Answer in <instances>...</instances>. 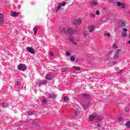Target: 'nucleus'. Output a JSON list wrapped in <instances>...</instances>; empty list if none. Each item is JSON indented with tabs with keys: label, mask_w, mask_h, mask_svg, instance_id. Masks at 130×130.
<instances>
[{
	"label": "nucleus",
	"mask_w": 130,
	"mask_h": 130,
	"mask_svg": "<svg viewBox=\"0 0 130 130\" xmlns=\"http://www.w3.org/2000/svg\"><path fill=\"white\" fill-rule=\"evenodd\" d=\"M91 5L92 6V7H95V6H97V5H98V2L97 1H92L91 3Z\"/></svg>",
	"instance_id": "15"
},
{
	"label": "nucleus",
	"mask_w": 130,
	"mask_h": 130,
	"mask_svg": "<svg viewBox=\"0 0 130 130\" xmlns=\"http://www.w3.org/2000/svg\"><path fill=\"white\" fill-rule=\"evenodd\" d=\"M17 69L19 71H22V72H25L26 71V65L24 64H19L17 66Z\"/></svg>",
	"instance_id": "3"
},
{
	"label": "nucleus",
	"mask_w": 130,
	"mask_h": 130,
	"mask_svg": "<svg viewBox=\"0 0 130 130\" xmlns=\"http://www.w3.org/2000/svg\"><path fill=\"white\" fill-rule=\"evenodd\" d=\"M2 106H3V107H8V104H7L5 103H3L2 104Z\"/></svg>",
	"instance_id": "31"
},
{
	"label": "nucleus",
	"mask_w": 130,
	"mask_h": 130,
	"mask_svg": "<svg viewBox=\"0 0 130 130\" xmlns=\"http://www.w3.org/2000/svg\"><path fill=\"white\" fill-rule=\"evenodd\" d=\"M15 85L16 86H20V85H21V82L17 81L16 82Z\"/></svg>",
	"instance_id": "33"
},
{
	"label": "nucleus",
	"mask_w": 130,
	"mask_h": 130,
	"mask_svg": "<svg viewBox=\"0 0 130 130\" xmlns=\"http://www.w3.org/2000/svg\"><path fill=\"white\" fill-rule=\"evenodd\" d=\"M117 6L118 7H120L122 8V9H125V5L123 4L122 2H117Z\"/></svg>",
	"instance_id": "8"
},
{
	"label": "nucleus",
	"mask_w": 130,
	"mask_h": 130,
	"mask_svg": "<svg viewBox=\"0 0 130 130\" xmlns=\"http://www.w3.org/2000/svg\"><path fill=\"white\" fill-rule=\"evenodd\" d=\"M67 5V2H63V3H59L58 4V7L56 9V13L59 12L61 10V7H64Z\"/></svg>",
	"instance_id": "2"
},
{
	"label": "nucleus",
	"mask_w": 130,
	"mask_h": 130,
	"mask_svg": "<svg viewBox=\"0 0 130 130\" xmlns=\"http://www.w3.org/2000/svg\"><path fill=\"white\" fill-rule=\"evenodd\" d=\"M74 69L76 70V71H80V68L77 67L76 66L73 67Z\"/></svg>",
	"instance_id": "30"
},
{
	"label": "nucleus",
	"mask_w": 130,
	"mask_h": 130,
	"mask_svg": "<svg viewBox=\"0 0 130 130\" xmlns=\"http://www.w3.org/2000/svg\"><path fill=\"white\" fill-rule=\"evenodd\" d=\"M61 72H67L68 71V68H62L61 69Z\"/></svg>",
	"instance_id": "27"
},
{
	"label": "nucleus",
	"mask_w": 130,
	"mask_h": 130,
	"mask_svg": "<svg viewBox=\"0 0 130 130\" xmlns=\"http://www.w3.org/2000/svg\"><path fill=\"white\" fill-rule=\"evenodd\" d=\"M72 23L74 25H81L82 24V21L81 19H75L73 21Z\"/></svg>",
	"instance_id": "5"
},
{
	"label": "nucleus",
	"mask_w": 130,
	"mask_h": 130,
	"mask_svg": "<svg viewBox=\"0 0 130 130\" xmlns=\"http://www.w3.org/2000/svg\"><path fill=\"white\" fill-rule=\"evenodd\" d=\"M42 105H45V104H46V100H45V99H44L43 100V101L42 102Z\"/></svg>",
	"instance_id": "26"
},
{
	"label": "nucleus",
	"mask_w": 130,
	"mask_h": 130,
	"mask_svg": "<svg viewBox=\"0 0 130 130\" xmlns=\"http://www.w3.org/2000/svg\"><path fill=\"white\" fill-rule=\"evenodd\" d=\"M113 63H116V62H114Z\"/></svg>",
	"instance_id": "46"
},
{
	"label": "nucleus",
	"mask_w": 130,
	"mask_h": 130,
	"mask_svg": "<svg viewBox=\"0 0 130 130\" xmlns=\"http://www.w3.org/2000/svg\"><path fill=\"white\" fill-rule=\"evenodd\" d=\"M28 115L31 116V115H33L34 114V113L31 111H29L28 112Z\"/></svg>",
	"instance_id": "32"
},
{
	"label": "nucleus",
	"mask_w": 130,
	"mask_h": 130,
	"mask_svg": "<svg viewBox=\"0 0 130 130\" xmlns=\"http://www.w3.org/2000/svg\"><path fill=\"white\" fill-rule=\"evenodd\" d=\"M46 79H47V80H51V76H50V75L49 74H47L46 77Z\"/></svg>",
	"instance_id": "19"
},
{
	"label": "nucleus",
	"mask_w": 130,
	"mask_h": 130,
	"mask_svg": "<svg viewBox=\"0 0 130 130\" xmlns=\"http://www.w3.org/2000/svg\"><path fill=\"white\" fill-rule=\"evenodd\" d=\"M118 120L121 121V120H122V117H120L119 118H118Z\"/></svg>",
	"instance_id": "41"
},
{
	"label": "nucleus",
	"mask_w": 130,
	"mask_h": 130,
	"mask_svg": "<svg viewBox=\"0 0 130 130\" xmlns=\"http://www.w3.org/2000/svg\"><path fill=\"white\" fill-rule=\"evenodd\" d=\"M82 106H83V108L84 109H85V110H87V109H88V108H89V105H88L87 104L82 105Z\"/></svg>",
	"instance_id": "16"
},
{
	"label": "nucleus",
	"mask_w": 130,
	"mask_h": 130,
	"mask_svg": "<svg viewBox=\"0 0 130 130\" xmlns=\"http://www.w3.org/2000/svg\"><path fill=\"white\" fill-rule=\"evenodd\" d=\"M104 35L106 37H110V33L104 34Z\"/></svg>",
	"instance_id": "29"
},
{
	"label": "nucleus",
	"mask_w": 130,
	"mask_h": 130,
	"mask_svg": "<svg viewBox=\"0 0 130 130\" xmlns=\"http://www.w3.org/2000/svg\"><path fill=\"white\" fill-rule=\"evenodd\" d=\"M125 111H128V108H127V107H125L124 109Z\"/></svg>",
	"instance_id": "39"
},
{
	"label": "nucleus",
	"mask_w": 130,
	"mask_h": 130,
	"mask_svg": "<svg viewBox=\"0 0 130 130\" xmlns=\"http://www.w3.org/2000/svg\"><path fill=\"white\" fill-rule=\"evenodd\" d=\"M47 83L46 80H39L37 81V84L39 86H41V85H45Z\"/></svg>",
	"instance_id": "7"
},
{
	"label": "nucleus",
	"mask_w": 130,
	"mask_h": 130,
	"mask_svg": "<svg viewBox=\"0 0 130 130\" xmlns=\"http://www.w3.org/2000/svg\"><path fill=\"white\" fill-rule=\"evenodd\" d=\"M69 40H70V41H71V42H72L73 44H74L75 45H77V42H76V40H75L74 38H73L72 37H70Z\"/></svg>",
	"instance_id": "12"
},
{
	"label": "nucleus",
	"mask_w": 130,
	"mask_h": 130,
	"mask_svg": "<svg viewBox=\"0 0 130 130\" xmlns=\"http://www.w3.org/2000/svg\"><path fill=\"white\" fill-rule=\"evenodd\" d=\"M66 54L67 56H70L71 55V53H70L69 51H67L66 52Z\"/></svg>",
	"instance_id": "35"
},
{
	"label": "nucleus",
	"mask_w": 130,
	"mask_h": 130,
	"mask_svg": "<svg viewBox=\"0 0 130 130\" xmlns=\"http://www.w3.org/2000/svg\"><path fill=\"white\" fill-rule=\"evenodd\" d=\"M56 97V95L54 94H51L49 95V98H55Z\"/></svg>",
	"instance_id": "18"
},
{
	"label": "nucleus",
	"mask_w": 130,
	"mask_h": 130,
	"mask_svg": "<svg viewBox=\"0 0 130 130\" xmlns=\"http://www.w3.org/2000/svg\"><path fill=\"white\" fill-rule=\"evenodd\" d=\"M94 30H95V26L94 25H89L88 27V31L90 33H93L94 32Z\"/></svg>",
	"instance_id": "9"
},
{
	"label": "nucleus",
	"mask_w": 130,
	"mask_h": 130,
	"mask_svg": "<svg viewBox=\"0 0 130 130\" xmlns=\"http://www.w3.org/2000/svg\"><path fill=\"white\" fill-rule=\"evenodd\" d=\"M0 23L4 24V14L0 13Z\"/></svg>",
	"instance_id": "13"
},
{
	"label": "nucleus",
	"mask_w": 130,
	"mask_h": 130,
	"mask_svg": "<svg viewBox=\"0 0 130 130\" xmlns=\"http://www.w3.org/2000/svg\"><path fill=\"white\" fill-rule=\"evenodd\" d=\"M79 114H80V110L77 109L75 110L74 111V113L73 114V116L74 117H77V116H78V115H79Z\"/></svg>",
	"instance_id": "10"
},
{
	"label": "nucleus",
	"mask_w": 130,
	"mask_h": 130,
	"mask_svg": "<svg viewBox=\"0 0 130 130\" xmlns=\"http://www.w3.org/2000/svg\"><path fill=\"white\" fill-rule=\"evenodd\" d=\"M90 17H91V18H95L96 17V15H95V14H93V13H90Z\"/></svg>",
	"instance_id": "23"
},
{
	"label": "nucleus",
	"mask_w": 130,
	"mask_h": 130,
	"mask_svg": "<svg viewBox=\"0 0 130 130\" xmlns=\"http://www.w3.org/2000/svg\"><path fill=\"white\" fill-rule=\"evenodd\" d=\"M33 31L35 35H36V33H37V27H35L33 29Z\"/></svg>",
	"instance_id": "21"
},
{
	"label": "nucleus",
	"mask_w": 130,
	"mask_h": 130,
	"mask_svg": "<svg viewBox=\"0 0 130 130\" xmlns=\"http://www.w3.org/2000/svg\"><path fill=\"white\" fill-rule=\"evenodd\" d=\"M88 35H89V34H88V31H87L86 30L83 31V36H84V37H87Z\"/></svg>",
	"instance_id": "17"
},
{
	"label": "nucleus",
	"mask_w": 130,
	"mask_h": 130,
	"mask_svg": "<svg viewBox=\"0 0 130 130\" xmlns=\"http://www.w3.org/2000/svg\"><path fill=\"white\" fill-rule=\"evenodd\" d=\"M121 73H122V70H120V72L118 73V74H121Z\"/></svg>",
	"instance_id": "43"
},
{
	"label": "nucleus",
	"mask_w": 130,
	"mask_h": 130,
	"mask_svg": "<svg viewBox=\"0 0 130 130\" xmlns=\"http://www.w3.org/2000/svg\"><path fill=\"white\" fill-rule=\"evenodd\" d=\"M128 43L130 44V40L128 41Z\"/></svg>",
	"instance_id": "45"
},
{
	"label": "nucleus",
	"mask_w": 130,
	"mask_h": 130,
	"mask_svg": "<svg viewBox=\"0 0 130 130\" xmlns=\"http://www.w3.org/2000/svg\"><path fill=\"white\" fill-rule=\"evenodd\" d=\"M96 119L98 120L99 121H101V118L99 116L96 117Z\"/></svg>",
	"instance_id": "37"
},
{
	"label": "nucleus",
	"mask_w": 130,
	"mask_h": 130,
	"mask_svg": "<svg viewBox=\"0 0 130 130\" xmlns=\"http://www.w3.org/2000/svg\"><path fill=\"white\" fill-rule=\"evenodd\" d=\"M83 96L85 98H87V97H88V94H83Z\"/></svg>",
	"instance_id": "38"
},
{
	"label": "nucleus",
	"mask_w": 130,
	"mask_h": 130,
	"mask_svg": "<svg viewBox=\"0 0 130 130\" xmlns=\"http://www.w3.org/2000/svg\"><path fill=\"white\" fill-rule=\"evenodd\" d=\"M95 118V115H92L89 117V119L90 120H93Z\"/></svg>",
	"instance_id": "22"
},
{
	"label": "nucleus",
	"mask_w": 130,
	"mask_h": 130,
	"mask_svg": "<svg viewBox=\"0 0 130 130\" xmlns=\"http://www.w3.org/2000/svg\"><path fill=\"white\" fill-rule=\"evenodd\" d=\"M32 125H34V126H38V125H39V124H38V123L35 122V121H33L32 122Z\"/></svg>",
	"instance_id": "20"
},
{
	"label": "nucleus",
	"mask_w": 130,
	"mask_h": 130,
	"mask_svg": "<svg viewBox=\"0 0 130 130\" xmlns=\"http://www.w3.org/2000/svg\"><path fill=\"white\" fill-rule=\"evenodd\" d=\"M50 55L51 56H53V53H52V52H50Z\"/></svg>",
	"instance_id": "40"
},
{
	"label": "nucleus",
	"mask_w": 130,
	"mask_h": 130,
	"mask_svg": "<svg viewBox=\"0 0 130 130\" xmlns=\"http://www.w3.org/2000/svg\"><path fill=\"white\" fill-rule=\"evenodd\" d=\"M125 25L123 22H122L120 24V27H125Z\"/></svg>",
	"instance_id": "34"
},
{
	"label": "nucleus",
	"mask_w": 130,
	"mask_h": 130,
	"mask_svg": "<svg viewBox=\"0 0 130 130\" xmlns=\"http://www.w3.org/2000/svg\"><path fill=\"white\" fill-rule=\"evenodd\" d=\"M59 30L63 33H66V34H69V35H73V30H72V28L70 27H60Z\"/></svg>",
	"instance_id": "1"
},
{
	"label": "nucleus",
	"mask_w": 130,
	"mask_h": 130,
	"mask_svg": "<svg viewBox=\"0 0 130 130\" xmlns=\"http://www.w3.org/2000/svg\"><path fill=\"white\" fill-rule=\"evenodd\" d=\"M70 60L72 61H75V57L74 56H72L70 58Z\"/></svg>",
	"instance_id": "28"
},
{
	"label": "nucleus",
	"mask_w": 130,
	"mask_h": 130,
	"mask_svg": "<svg viewBox=\"0 0 130 130\" xmlns=\"http://www.w3.org/2000/svg\"><path fill=\"white\" fill-rule=\"evenodd\" d=\"M126 31H127V28H124L123 29V31L122 32L121 35L122 38H124L126 36H127V32H126Z\"/></svg>",
	"instance_id": "4"
},
{
	"label": "nucleus",
	"mask_w": 130,
	"mask_h": 130,
	"mask_svg": "<svg viewBox=\"0 0 130 130\" xmlns=\"http://www.w3.org/2000/svg\"><path fill=\"white\" fill-rule=\"evenodd\" d=\"M113 48H116V45H113Z\"/></svg>",
	"instance_id": "42"
},
{
	"label": "nucleus",
	"mask_w": 130,
	"mask_h": 130,
	"mask_svg": "<svg viewBox=\"0 0 130 130\" xmlns=\"http://www.w3.org/2000/svg\"><path fill=\"white\" fill-rule=\"evenodd\" d=\"M126 126H127V127L129 128L130 127V121H128L126 123Z\"/></svg>",
	"instance_id": "25"
},
{
	"label": "nucleus",
	"mask_w": 130,
	"mask_h": 130,
	"mask_svg": "<svg viewBox=\"0 0 130 130\" xmlns=\"http://www.w3.org/2000/svg\"><path fill=\"white\" fill-rule=\"evenodd\" d=\"M97 126H98V127H100V126H101L99 124H98Z\"/></svg>",
	"instance_id": "44"
},
{
	"label": "nucleus",
	"mask_w": 130,
	"mask_h": 130,
	"mask_svg": "<svg viewBox=\"0 0 130 130\" xmlns=\"http://www.w3.org/2000/svg\"><path fill=\"white\" fill-rule=\"evenodd\" d=\"M11 17H18L19 16V14H18V13L16 12H12L11 13Z\"/></svg>",
	"instance_id": "14"
},
{
	"label": "nucleus",
	"mask_w": 130,
	"mask_h": 130,
	"mask_svg": "<svg viewBox=\"0 0 130 130\" xmlns=\"http://www.w3.org/2000/svg\"><path fill=\"white\" fill-rule=\"evenodd\" d=\"M119 52H120V50L119 49L116 50L114 56V59H118V58H119Z\"/></svg>",
	"instance_id": "6"
},
{
	"label": "nucleus",
	"mask_w": 130,
	"mask_h": 130,
	"mask_svg": "<svg viewBox=\"0 0 130 130\" xmlns=\"http://www.w3.org/2000/svg\"><path fill=\"white\" fill-rule=\"evenodd\" d=\"M95 14L97 16H99V15H100V12L99 10H97L95 12Z\"/></svg>",
	"instance_id": "36"
},
{
	"label": "nucleus",
	"mask_w": 130,
	"mask_h": 130,
	"mask_svg": "<svg viewBox=\"0 0 130 130\" xmlns=\"http://www.w3.org/2000/svg\"><path fill=\"white\" fill-rule=\"evenodd\" d=\"M63 100L64 102H68V101H69V98L67 96H65L63 98Z\"/></svg>",
	"instance_id": "24"
},
{
	"label": "nucleus",
	"mask_w": 130,
	"mask_h": 130,
	"mask_svg": "<svg viewBox=\"0 0 130 130\" xmlns=\"http://www.w3.org/2000/svg\"><path fill=\"white\" fill-rule=\"evenodd\" d=\"M27 51H28V52H30V53H31L32 54H34V53H35V52L34 51V49H33V48H31L30 47H28L27 48Z\"/></svg>",
	"instance_id": "11"
}]
</instances>
